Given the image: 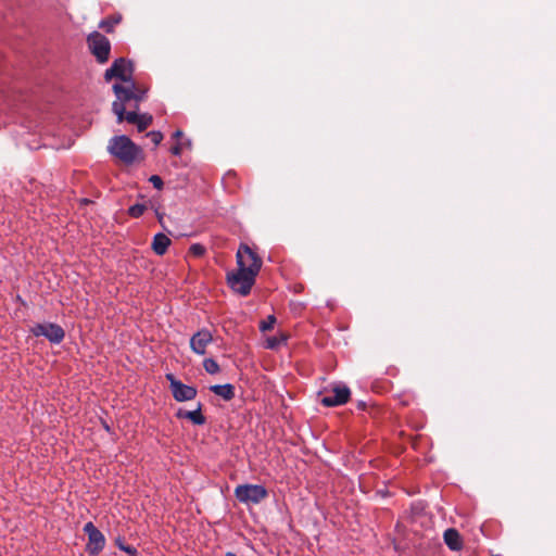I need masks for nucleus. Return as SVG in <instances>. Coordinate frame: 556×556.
Listing matches in <instances>:
<instances>
[{
  "instance_id": "ddd939ff",
  "label": "nucleus",
  "mask_w": 556,
  "mask_h": 556,
  "mask_svg": "<svg viewBox=\"0 0 556 556\" xmlns=\"http://www.w3.org/2000/svg\"><path fill=\"white\" fill-rule=\"evenodd\" d=\"M124 121H127L129 124H135L138 131L142 132L152 124L153 117L148 113L139 115L135 111H129L124 116Z\"/></svg>"
},
{
  "instance_id": "aec40b11",
  "label": "nucleus",
  "mask_w": 556,
  "mask_h": 556,
  "mask_svg": "<svg viewBox=\"0 0 556 556\" xmlns=\"http://www.w3.org/2000/svg\"><path fill=\"white\" fill-rule=\"evenodd\" d=\"M147 90L137 86L134 81V102L135 109H139V103L144 100Z\"/></svg>"
},
{
  "instance_id": "7c9ffc66",
  "label": "nucleus",
  "mask_w": 556,
  "mask_h": 556,
  "mask_svg": "<svg viewBox=\"0 0 556 556\" xmlns=\"http://www.w3.org/2000/svg\"><path fill=\"white\" fill-rule=\"evenodd\" d=\"M166 378L170 381V390H172L173 389V380H177V379L172 374L166 375Z\"/></svg>"
},
{
  "instance_id": "f03ea898",
  "label": "nucleus",
  "mask_w": 556,
  "mask_h": 556,
  "mask_svg": "<svg viewBox=\"0 0 556 556\" xmlns=\"http://www.w3.org/2000/svg\"><path fill=\"white\" fill-rule=\"evenodd\" d=\"M113 91L116 100L112 103V111L117 116V122L122 123L127 114L128 104L134 102V80L130 79V83H124V85L114 84Z\"/></svg>"
},
{
  "instance_id": "c85d7f7f",
  "label": "nucleus",
  "mask_w": 556,
  "mask_h": 556,
  "mask_svg": "<svg viewBox=\"0 0 556 556\" xmlns=\"http://www.w3.org/2000/svg\"><path fill=\"white\" fill-rule=\"evenodd\" d=\"M187 414H188V410H185L182 408H179L176 413V417L178 419H187Z\"/></svg>"
},
{
  "instance_id": "2f4dec72",
  "label": "nucleus",
  "mask_w": 556,
  "mask_h": 556,
  "mask_svg": "<svg viewBox=\"0 0 556 556\" xmlns=\"http://www.w3.org/2000/svg\"><path fill=\"white\" fill-rule=\"evenodd\" d=\"M127 109H130V111L137 112L138 109H135V102H130L127 106Z\"/></svg>"
},
{
  "instance_id": "a878e982",
  "label": "nucleus",
  "mask_w": 556,
  "mask_h": 556,
  "mask_svg": "<svg viewBox=\"0 0 556 556\" xmlns=\"http://www.w3.org/2000/svg\"><path fill=\"white\" fill-rule=\"evenodd\" d=\"M147 137H149L155 146L160 144L163 140V134L156 130L148 132Z\"/></svg>"
},
{
  "instance_id": "0eeeda50",
  "label": "nucleus",
  "mask_w": 556,
  "mask_h": 556,
  "mask_svg": "<svg viewBox=\"0 0 556 556\" xmlns=\"http://www.w3.org/2000/svg\"><path fill=\"white\" fill-rule=\"evenodd\" d=\"M132 72V63L125 58H118L105 70L104 79L110 81L113 78H117L123 83H130Z\"/></svg>"
},
{
  "instance_id": "39448f33",
  "label": "nucleus",
  "mask_w": 556,
  "mask_h": 556,
  "mask_svg": "<svg viewBox=\"0 0 556 556\" xmlns=\"http://www.w3.org/2000/svg\"><path fill=\"white\" fill-rule=\"evenodd\" d=\"M235 496L240 503L256 505L268 496V492L261 484H239L235 489Z\"/></svg>"
},
{
  "instance_id": "72a5a7b5",
  "label": "nucleus",
  "mask_w": 556,
  "mask_h": 556,
  "mask_svg": "<svg viewBox=\"0 0 556 556\" xmlns=\"http://www.w3.org/2000/svg\"><path fill=\"white\" fill-rule=\"evenodd\" d=\"M185 144H186V147H189L191 144V142L188 140Z\"/></svg>"
},
{
  "instance_id": "1a4fd4ad",
  "label": "nucleus",
  "mask_w": 556,
  "mask_h": 556,
  "mask_svg": "<svg viewBox=\"0 0 556 556\" xmlns=\"http://www.w3.org/2000/svg\"><path fill=\"white\" fill-rule=\"evenodd\" d=\"M84 532L88 535L86 551L90 555H98L105 546L104 535L91 521L84 526Z\"/></svg>"
},
{
  "instance_id": "9b49d317",
  "label": "nucleus",
  "mask_w": 556,
  "mask_h": 556,
  "mask_svg": "<svg viewBox=\"0 0 556 556\" xmlns=\"http://www.w3.org/2000/svg\"><path fill=\"white\" fill-rule=\"evenodd\" d=\"M213 341V336L207 329H201L190 339V349L199 355H204L207 345Z\"/></svg>"
},
{
  "instance_id": "4be33fe9",
  "label": "nucleus",
  "mask_w": 556,
  "mask_h": 556,
  "mask_svg": "<svg viewBox=\"0 0 556 556\" xmlns=\"http://www.w3.org/2000/svg\"><path fill=\"white\" fill-rule=\"evenodd\" d=\"M146 208L147 206L144 204L137 203L128 208V214L134 218H138L144 213Z\"/></svg>"
},
{
  "instance_id": "bb28decb",
  "label": "nucleus",
  "mask_w": 556,
  "mask_h": 556,
  "mask_svg": "<svg viewBox=\"0 0 556 556\" xmlns=\"http://www.w3.org/2000/svg\"><path fill=\"white\" fill-rule=\"evenodd\" d=\"M149 181L153 185L154 188L161 190L163 188V180L160 176L157 175H152L150 178H149Z\"/></svg>"
},
{
  "instance_id": "4468645a",
  "label": "nucleus",
  "mask_w": 556,
  "mask_h": 556,
  "mask_svg": "<svg viewBox=\"0 0 556 556\" xmlns=\"http://www.w3.org/2000/svg\"><path fill=\"white\" fill-rule=\"evenodd\" d=\"M443 539L447 547L452 551H459L463 547V541L459 532L454 528H448L443 534Z\"/></svg>"
},
{
  "instance_id": "473e14b6",
  "label": "nucleus",
  "mask_w": 556,
  "mask_h": 556,
  "mask_svg": "<svg viewBox=\"0 0 556 556\" xmlns=\"http://www.w3.org/2000/svg\"><path fill=\"white\" fill-rule=\"evenodd\" d=\"M225 556H238V555H237V554H235V553H232V552H227V553L225 554Z\"/></svg>"
},
{
  "instance_id": "2eb2a0df",
  "label": "nucleus",
  "mask_w": 556,
  "mask_h": 556,
  "mask_svg": "<svg viewBox=\"0 0 556 556\" xmlns=\"http://www.w3.org/2000/svg\"><path fill=\"white\" fill-rule=\"evenodd\" d=\"M170 243L172 241L166 235L159 232L153 237L151 248L156 255H164Z\"/></svg>"
},
{
  "instance_id": "5701e85b",
  "label": "nucleus",
  "mask_w": 556,
  "mask_h": 556,
  "mask_svg": "<svg viewBox=\"0 0 556 556\" xmlns=\"http://www.w3.org/2000/svg\"><path fill=\"white\" fill-rule=\"evenodd\" d=\"M276 323V317L274 315L267 316L265 320H263L260 325L261 331H268L274 328V325Z\"/></svg>"
},
{
  "instance_id": "6e6552de",
  "label": "nucleus",
  "mask_w": 556,
  "mask_h": 556,
  "mask_svg": "<svg viewBox=\"0 0 556 556\" xmlns=\"http://www.w3.org/2000/svg\"><path fill=\"white\" fill-rule=\"evenodd\" d=\"M35 337H45L51 343L59 344L65 337L64 329L54 323L36 324L30 328Z\"/></svg>"
},
{
  "instance_id": "a211bd4d",
  "label": "nucleus",
  "mask_w": 556,
  "mask_h": 556,
  "mask_svg": "<svg viewBox=\"0 0 556 556\" xmlns=\"http://www.w3.org/2000/svg\"><path fill=\"white\" fill-rule=\"evenodd\" d=\"M122 21V16L119 14L109 16L100 22L99 27L106 33H112L114 27L119 24Z\"/></svg>"
},
{
  "instance_id": "423d86ee",
  "label": "nucleus",
  "mask_w": 556,
  "mask_h": 556,
  "mask_svg": "<svg viewBox=\"0 0 556 556\" xmlns=\"http://www.w3.org/2000/svg\"><path fill=\"white\" fill-rule=\"evenodd\" d=\"M255 276L239 269L227 274L228 286L236 293H239L242 296H245L251 292V289L255 283Z\"/></svg>"
},
{
  "instance_id": "412c9836",
  "label": "nucleus",
  "mask_w": 556,
  "mask_h": 556,
  "mask_svg": "<svg viewBox=\"0 0 556 556\" xmlns=\"http://www.w3.org/2000/svg\"><path fill=\"white\" fill-rule=\"evenodd\" d=\"M203 367H204L205 371L211 375H215V374L219 372V370H220L219 365L213 358H205L203 361Z\"/></svg>"
},
{
  "instance_id": "f8f14e48",
  "label": "nucleus",
  "mask_w": 556,
  "mask_h": 556,
  "mask_svg": "<svg viewBox=\"0 0 556 556\" xmlns=\"http://www.w3.org/2000/svg\"><path fill=\"white\" fill-rule=\"evenodd\" d=\"M170 391L177 402L191 401L198 393L194 387L184 384L179 380H173V389Z\"/></svg>"
},
{
  "instance_id": "dca6fc26",
  "label": "nucleus",
  "mask_w": 556,
  "mask_h": 556,
  "mask_svg": "<svg viewBox=\"0 0 556 556\" xmlns=\"http://www.w3.org/2000/svg\"><path fill=\"white\" fill-rule=\"evenodd\" d=\"M210 390L224 399L225 401H230L235 397V388L230 383L226 384H214L210 387Z\"/></svg>"
},
{
  "instance_id": "f3484780",
  "label": "nucleus",
  "mask_w": 556,
  "mask_h": 556,
  "mask_svg": "<svg viewBox=\"0 0 556 556\" xmlns=\"http://www.w3.org/2000/svg\"><path fill=\"white\" fill-rule=\"evenodd\" d=\"M187 419L193 425L202 426L206 422V418L202 414V404L199 403L194 410H188Z\"/></svg>"
},
{
  "instance_id": "b1692460",
  "label": "nucleus",
  "mask_w": 556,
  "mask_h": 556,
  "mask_svg": "<svg viewBox=\"0 0 556 556\" xmlns=\"http://www.w3.org/2000/svg\"><path fill=\"white\" fill-rule=\"evenodd\" d=\"M189 253L191 255H193L194 257H201L205 253V248L202 244H200V243H193L189 248Z\"/></svg>"
},
{
  "instance_id": "393cba45",
  "label": "nucleus",
  "mask_w": 556,
  "mask_h": 556,
  "mask_svg": "<svg viewBox=\"0 0 556 556\" xmlns=\"http://www.w3.org/2000/svg\"><path fill=\"white\" fill-rule=\"evenodd\" d=\"M286 340H287V337H285V336H281L280 338L271 337V338L267 339L266 346L268 349H276L281 342H285Z\"/></svg>"
},
{
  "instance_id": "f257e3e1",
  "label": "nucleus",
  "mask_w": 556,
  "mask_h": 556,
  "mask_svg": "<svg viewBox=\"0 0 556 556\" xmlns=\"http://www.w3.org/2000/svg\"><path fill=\"white\" fill-rule=\"evenodd\" d=\"M108 151L124 164H132L141 155L142 150L127 136L121 135L110 139Z\"/></svg>"
},
{
  "instance_id": "9d476101",
  "label": "nucleus",
  "mask_w": 556,
  "mask_h": 556,
  "mask_svg": "<svg viewBox=\"0 0 556 556\" xmlns=\"http://www.w3.org/2000/svg\"><path fill=\"white\" fill-rule=\"evenodd\" d=\"M351 391L346 386H334L332 394L325 395L320 399V403L326 407L340 406L350 400Z\"/></svg>"
},
{
  "instance_id": "20e7f679",
  "label": "nucleus",
  "mask_w": 556,
  "mask_h": 556,
  "mask_svg": "<svg viewBox=\"0 0 556 556\" xmlns=\"http://www.w3.org/2000/svg\"><path fill=\"white\" fill-rule=\"evenodd\" d=\"M87 45L98 63L104 64L109 61L111 42L104 35L99 31H92L87 37Z\"/></svg>"
},
{
  "instance_id": "7ed1b4c3",
  "label": "nucleus",
  "mask_w": 556,
  "mask_h": 556,
  "mask_svg": "<svg viewBox=\"0 0 556 556\" xmlns=\"http://www.w3.org/2000/svg\"><path fill=\"white\" fill-rule=\"evenodd\" d=\"M238 269L257 276L262 267V258L252 249L244 243L239 245L237 251Z\"/></svg>"
},
{
  "instance_id": "cd10ccee",
  "label": "nucleus",
  "mask_w": 556,
  "mask_h": 556,
  "mask_svg": "<svg viewBox=\"0 0 556 556\" xmlns=\"http://www.w3.org/2000/svg\"><path fill=\"white\" fill-rule=\"evenodd\" d=\"M181 152H182V143H177V144H175V146H173V147L170 148V153H172L173 155L178 156V155H180V154H181Z\"/></svg>"
},
{
  "instance_id": "6ab92c4d",
  "label": "nucleus",
  "mask_w": 556,
  "mask_h": 556,
  "mask_svg": "<svg viewBox=\"0 0 556 556\" xmlns=\"http://www.w3.org/2000/svg\"><path fill=\"white\" fill-rule=\"evenodd\" d=\"M115 544H116V546L121 551H124L129 556H137L138 555V552H137L136 547L132 546V545L126 544L125 541L121 536L116 538Z\"/></svg>"
},
{
  "instance_id": "c756f323",
  "label": "nucleus",
  "mask_w": 556,
  "mask_h": 556,
  "mask_svg": "<svg viewBox=\"0 0 556 556\" xmlns=\"http://www.w3.org/2000/svg\"><path fill=\"white\" fill-rule=\"evenodd\" d=\"M182 136H184V132H182V130H180V129H177V130L173 134V138H174V139H180Z\"/></svg>"
}]
</instances>
